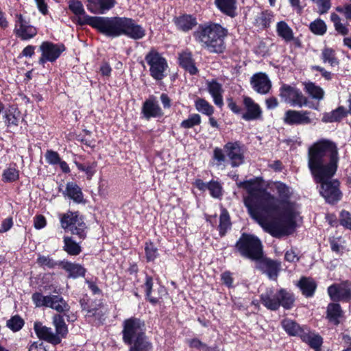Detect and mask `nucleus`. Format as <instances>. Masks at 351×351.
Masks as SVG:
<instances>
[{
	"mask_svg": "<svg viewBox=\"0 0 351 351\" xmlns=\"http://www.w3.org/2000/svg\"><path fill=\"white\" fill-rule=\"evenodd\" d=\"M339 153L336 144L328 139L314 143L308 151V167L319 193L330 205L337 204L343 197L340 182L332 179L338 169Z\"/></svg>",
	"mask_w": 351,
	"mask_h": 351,
	"instance_id": "nucleus-1",
	"label": "nucleus"
},
{
	"mask_svg": "<svg viewBox=\"0 0 351 351\" xmlns=\"http://www.w3.org/2000/svg\"><path fill=\"white\" fill-rule=\"evenodd\" d=\"M232 178L236 182L239 189H243L247 192V195L243 197V204L250 217L260 226H267L272 231L276 226V223L274 221L266 223L262 213L276 210L277 199L266 189L261 186L263 181L262 177L239 181V175L235 174Z\"/></svg>",
	"mask_w": 351,
	"mask_h": 351,
	"instance_id": "nucleus-2",
	"label": "nucleus"
},
{
	"mask_svg": "<svg viewBox=\"0 0 351 351\" xmlns=\"http://www.w3.org/2000/svg\"><path fill=\"white\" fill-rule=\"evenodd\" d=\"M87 23L98 33L111 38L127 36L141 40L146 35L145 29L132 18L125 16L88 17Z\"/></svg>",
	"mask_w": 351,
	"mask_h": 351,
	"instance_id": "nucleus-3",
	"label": "nucleus"
},
{
	"mask_svg": "<svg viewBox=\"0 0 351 351\" xmlns=\"http://www.w3.org/2000/svg\"><path fill=\"white\" fill-rule=\"evenodd\" d=\"M275 187L278 195L279 198L274 196L277 201L276 204L277 205V210L270 212L265 213L263 212L265 222L269 223L271 222H275L276 226L272 231L267 226H261L266 232L269 233L274 237L280 238L285 235H288L291 233L296 228V221L295 220V215L293 212L289 209H285L283 213V219L275 217L268 220L269 217H271L274 215L278 214L280 212V204H287L291 196V192L290 191L289 187L284 182H276L275 183Z\"/></svg>",
	"mask_w": 351,
	"mask_h": 351,
	"instance_id": "nucleus-4",
	"label": "nucleus"
},
{
	"mask_svg": "<svg viewBox=\"0 0 351 351\" xmlns=\"http://www.w3.org/2000/svg\"><path fill=\"white\" fill-rule=\"evenodd\" d=\"M228 29L219 23L208 21L199 24L193 36L201 47L210 53L221 54L226 50Z\"/></svg>",
	"mask_w": 351,
	"mask_h": 351,
	"instance_id": "nucleus-5",
	"label": "nucleus"
},
{
	"mask_svg": "<svg viewBox=\"0 0 351 351\" xmlns=\"http://www.w3.org/2000/svg\"><path fill=\"white\" fill-rule=\"evenodd\" d=\"M145 320L132 316L123 320L122 323V341L129 346L128 351H152V343L146 335Z\"/></svg>",
	"mask_w": 351,
	"mask_h": 351,
	"instance_id": "nucleus-6",
	"label": "nucleus"
},
{
	"mask_svg": "<svg viewBox=\"0 0 351 351\" xmlns=\"http://www.w3.org/2000/svg\"><path fill=\"white\" fill-rule=\"evenodd\" d=\"M295 293L285 288H280L276 292L272 289H267L260 295L261 303L271 311H276L280 306L285 310H291L295 306Z\"/></svg>",
	"mask_w": 351,
	"mask_h": 351,
	"instance_id": "nucleus-7",
	"label": "nucleus"
},
{
	"mask_svg": "<svg viewBox=\"0 0 351 351\" xmlns=\"http://www.w3.org/2000/svg\"><path fill=\"white\" fill-rule=\"evenodd\" d=\"M234 250L241 257L252 261L261 257L263 245L261 239L255 234L243 232L234 245Z\"/></svg>",
	"mask_w": 351,
	"mask_h": 351,
	"instance_id": "nucleus-8",
	"label": "nucleus"
},
{
	"mask_svg": "<svg viewBox=\"0 0 351 351\" xmlns=\"http://www.w3.org/2000/svg\"><path fill=\"white\" fill-rule=\"evenodd\" d=\"M61 228L65 232H70L71 234L84 241L87 237L88 226L85 222V217L80 211L67 210L59 215Z\"/></svg>",
	"mask_w": 351,
	"mask_h": 351,
	"instance_id": "nucleus-9",
	"label": "nucleus"
},
{
	"mask_svg": "<svg viewBox=\"0 0 351 351\" xmlns=\"http://www.w3.org/2000/svg\"><path fill=\"white\" fill-rule=\"evenodd\" d=\"M242 99L245 111L232 97L227 99L228 108L234 114L241 115V119L246 121L262 120L263 110L261 106L249 96L243 95Z\"/></svg>",
	"mask_w": 351,
	"mask_h": 351,
	"instance_id": "nucleus-10",
	"label": "nucleus"
},
{
	"mask_svg": "<svg viewBox=\"0 0 351 351\" xmlns=\"http://www.w3.org/2000/svg\"><path fill=\"white\" fill-rule=\"evenodd\" d=\"M149 67V75L156 81H161L167 77L169 69L167 60L156 48L152 47L145 56Z\"/></svg>",
	"mask_w": 351,
	"mask_h": 351,
	"instance_id": "nucleus-11",
	"label": "nucleus"
},
{
	"mask_svg": "<svg viewBox=\"0 0 351 351\" xmlns=\"http://www.w3.org/2000/svg\"><path fill=\"white\" fill-rule=\"evenodd\" d=\"M279 96L286 103L291 106H298L302 108L308 106L309 108L319 110V104L310 102L308 99L305 97L302 91L294 86L283 84L279 90Z\"/></svg>",
	"mask_w": 351,
	"mask_h": 351,
	"instance_id": "nucleus-12",
	"label": "nucleus"
},
{
	"mask_svg": "<svg viewBox=\"0 0 351 351\" xmlns=\"http://www.w3.org/2000/svg\"><path fill=\"white\" fill-rule=\"evenodd\" d=\"M66 49V48L63 43L43 41L39 46L41 56L39 58L38 63L44 65L47 62H54Z\"/></svg>",
	"mask_w": 351,
	"mask_h": 351,
	"instance_id": "nucleus-13",
	"label": "nucleus"
},
{
	"mask_svg": "<svg viewBox=\"0 0 351 351\" xmlns=\"http://www.w3.org/2000/svg\"><path fill=\"white\" fill-rule=\"evenodd\" d=\"M153 277L146 274L145 282L142 285L145 291V300L152 306L161 305L164 302L163 297L168 295V292L164 286H160L156 290L153 289Z\"/></svg>",
	"mask_w": 351,
	"mask_h": 351,
	"instance_id": "nucleus-14",
	"label": "nucleus"
},
{
	"mask_svg": "<svg viewBox=\"0 0 351 351\" xmlns=\"http://www.w3.org/2000/svg\"><path fill=\"white\" fill-rule=\"evenodd\" d=\"M327 293L332 302L349 303L351 302V281L346 280L333 283L327 288Z\"/></svg>",
	"mask_w": 351,
	"mask_h": 351,
	"instance_id": "nucleus-15",
	"label": "nucleus"
},
{
	"mask_svg": "<svg viewBox=\"0 0 351 351\" xmlns=\"http://www.w3.org/2000/svg\"><path fill=\"white\" fill-rule=\"evenodd\" d=\"M14 33L21 40H29L38 34L36 27L21 13L15 14Z\"/></svg>",
	"mask_w": 351,
	"mask_h": 351,
	"instance_id": "nucleus-16",
	"label": "nucleus"
},
{
	"mask_svg": "<svg viewBox=\"0 0 351 351\" xmlns=\"http://www.w3.org/2000/svg\"><path fill=\"white\" fill-rule=\"evenodd\" d=\"M244 145L239 141H229L223 145V150L230 160L232 167H238L245 162Z\"/></svg>",
	"mask_w": 351,
	"mask_h": 351,
	"instance_id": "nucleus-17",
	"label": "nucleus"
},
{
	"mask_svg": "<svg viewBox=\"0 0 351 351\" xmlns=\"http://www.w3.org/2000/svg\"><path fill=\"white\" fill-rule=\"evenodd\" d=\"M256 268L263 274H266L269 279L276 280L280 271V262L273 260L262 253L259 259L255 260Z\"/></svg>",
	"mask_w": 351,
	"mask_h": 351,
	"instance_id": "nucleus-18",
	"label": "nucleus"
},
{
	"mask_svg": "<svg viewBox=\"0 0 351 351\" xmlns=\"http://www.w3.org/2000/svg\"><path fill=\"white\" fill-rule=\"evenodd\" d=\"M141 114V118L147 121L152 118H160L163 116L164 112L155 96L151 95L145 100L142 104Z\"/></svg>",
	"mask_w": 351,
	"mask_h": 351,
	"instance_id": "nucleus-19",
	"label": "nucleus"
},
{
	"mask_svg": "<svg viewBox=\"0 0 351 351\" xmlns=\"http://www.w3.org/2000/svg\"><path fill=\"white\" fill-rule=\"evenodd\" d=\"M311 114L308 110H288L285 113L283 121L289 125H308L312 122L309 117Z\"/></svg>",
	"mask_w": 351,
	"mask_h": 351,
	"instance_id": "nucleus-20",
	"label": "nucleus"
},
{
	"mask_svg": "<svg viewBox=\"0 0 351 351\" xmlns=\"http://www.w3.org/2000/svg\"><path fill=\"white\" fill-rule=\"evenodd\" d=\"M177 62L180 68L191 75H197L199 72L193 53L189 49L178 53Z\"/></svg>",
	"mask_w": 351,
	"mask_h": 351,
	"instance_id": "nucleus-21",
	"label": "nucleus"
},
{
	"mask_svg": "<svg viewBox=\"0 0 351 351\" xmlns=\"http://www.w3.org/2000/svg\"><path fill=\"white\" fill-rule=\"evenodd\" d=\"M250 85L254 91L261 95L269 93L272 87L268 75L263 72L254 73L250 77Z\"/></svg>",
	"mask_w": 351,
	"mask_h": 351,
	"instance_id": "nucleus-22",
	"label": "nucleus"
},
{
	"mask_svg": "<svg viewBox=\"0 0 351 351\" xmlns=\"http://www.w3.org/2000/svg\"><path fill=\"white\" fill-rule=\"evenodd\" d=\"M193 185L202 191L208 189L213 198L221 199L223 195V186L217 180H211L208 183H205L202 179L198 178L195 180Z\"/></svg>",
	"mask_w": 351,
	"mask_h": 351,
	"instance_id": "nucleus-23",
	"label": "nucleus"
},
{
	"mask_svg": "<svg viewBox=\"0 0 351 351\" xmlns=\"http://www.w3.org/2000/svg\"><path fill=\"white\" fill-rule=\"evenodd\" d=\"M34 329L37 337L40 340H44L53 346L60 343L59 337H58V335H55L52 329L44 326L42 322H35L34 324Z\"/></svg>",
	"mask_w": 351,
	"mask_h": 351,
	"instance_id": "nucleus-24",
	"label": "nucleus"
},
{
	"mask_svg": "<svg viewBox=\"0 0 351 351\" xmlns=\"http://www.w3.org/2000/svg\"><path fill=\"white\" fill-rule=\"evenodd\" d=\"M117 4L116 0H86L87 10L94 14H104L112 9Z\"/></svg>",
	"mask_w": 351,
	"mask_h": 351,
	"instance_id": "nucleus-25",
	"label": "nucleus"
},
{
	"mask_svg": "<svg viewBox=\"0 0 351 351\" xmlns=\"http://www.w3.org/2000/svg\"><path fill=\"white\" fill-rule=\"evenodd\" d=\"M173 22L177 30L184 33L190 32L197 25L196 17L186 13L175 16Z\"/></svg>",
	"mask_w": 351,
	"mask_h": 351,
	"instance_id": "nucleus-26",
	"label": "nucleus"
},
{
	"mask_svg": "<svg viewBox=\"0 0 351 351\" xmlns=\"http://www.w3.org/2000/svg\"><path fill=\"white\" fill-rule=\"evenodd\" d=\"M69 9L75 15L79 16L76 24L80 26L87 25L92 27L90 23H87V21H88L87 19L88 17H99V16H90L86 14L83 4L80 0H70L69 1Z\"/></svg>",
	"mask_w": 351,
	"mask_h": 351,
	"instance_id": "nucleus-27",
	"label": "nucleus"
},
{
	"mask_svg": "<svg viewBox=\"0 0 351 351\" xmlns=\"http://www.w3.org/2000/svg\"><path fill=\"white\" fill-rule=\"evenodd\" d=\"M59 267L68 273V278L73 279L84 277L87 271L82 265L68 261H60Z\"/></svg>",
	"mask_w": 351,
	"mask_h": 351,
	"instance_id": "nucleus-28",
	"label": "nucleus"
},
{
	"mask_svg": "<svg viewBox=\"0 0 351 351\" xmlns=\"http://www.w3.org/2000/svg\"><path fill=\"white\" fill-rule=\"evenodd\" d=\"M302 342L308 345L311 348L314 349V351L322 350L321 347L323 344V337L317 332L311 330L308 328H306V330L301 339Z\"/></svg>",
	"mask_w": 351,
	"mask_h": 351,
	"instance_id": "nucleus-29",
	"label": "nucleus"
},
{
	"mask_svg": "<svg viewBox=\"0 0 351 351\" xmlns=\"http://www.w3.org/2000/svg\"><path fill=\"white\" fill-rule=\"evenodd\" d=\"M64 197H68L77 204L84 203V194L82 189L75 182H68L66 184V189L62 191Z\"/></svg>",
	"mask_w": 351,
	"mask_h": 351,
	"instance_id": "nucleus-30",
	"label": "nucleus"
},
{
	"mask_svg": "<svg viewBox=\"0 0 351 351\" xmlns=\"http://www.w3.org/2000/svg\"><path fill=\"white\" fill-rule=\"evenodd\" d=\"M296 285L306 298L313 297L317 287V284L313 278L306 276L301 277Z\"/></svg>",
	"mask_w": 351,
	"mask_h": 351,
	"instance_id": "nucleus-31",
	"label": "nucleus"
},
{
	"mask_svg": "<svg viewBox=\"0 0 351 351\" xmlns=\"http://www.w3.org/2000/svg\"><path fill=\"white\" fill-rule=\"evenodd\" d=\"M326 313V318L335 326H338L340 324V319L343 317V311L338 302H330Z\"/></svg>",
	"mask_w": 351,
	"mask_h": 351,
	"instance_id": "nucleus-32",
	"label": "nucleus"
},
{
	"mask_svg": "<svg viewBox=\"0 0 351 351\" xmlns=\"http://www.w3.org/2000/svg\"><path fill=\"white\" fill-rule=\"evenodd\" d=\"M217 8L224 15L232 19L238 15L237 0H215Z\"/></svg>",
	"mask_w": 351,
	"mask_h": 351,
	"instance_id": "nucleus-33",
	"label": "nucleus"
},
{
	"mask_svg": "<svg viewBox=\"0 0 351 351\" xmlns=\"http://www.w3.org/2000/svg\"><path fill=\"white\" fill-rule=\"evenodd\" d=\"M348 114V110L343 106H339L329 112L323 113L322 121L325 123H340Z\"/></svg>",
	"mask_w": 351,
	"mask_h": 351,
	"instance_id": "nucleus-34",
	"label": "nucleus"
},
{
	"mask_svg": "<svg viewBox=\"0 0 351 351\" xmlns=\"http://www.w3.org/2000/svg\"><path fill=\"white\" fill-rule=\"evenodd\" d=\"M281 326L287 334L291 337H299L304 334L306 328L302 327L295 321L289 318H285L281 321Z\"/></svg>",
	"mask_w": 351,
	"mask_h": 351,
	"instance_id": "nucleus-35",
	"label": "nucleus"
},
{
	"mask_svg": "<svg viewBox=\"0 0 351 351\" xmlns=\"http://www.w3.org/2000/svg\"><path fill=\"white\" fill-rule=\"evenodd\" d=\"M102 306V303L95 304L90 308L85 315L86 320L89 323H93L95 325L103 324L104 318V313L99 308Z\"/></svg>",
	"mask_w": 351,
	"mask_h": 351,
	"instance_id": "nucleus-36",
	"label": "nucleus"
},
{
	"mask_svg": "<svg viewBox=\"0 0 351 351\" xmlns=\"http://www.w3.org/2000/svg\"><path fill=\"white\" fill-rule=\"evenodd\" d=\"M62 250L69 256H77L82 252L80 243H77L71 236L63 237Z\"/></svg>",
	"mask_w": 351,
	"mask_h": 351,
	"instance_id": "nucleus-37",
	"label": "nucleus"
},
{
	"mask_svg": "<svg viewBox=\"0 0 351 351\" xmlns=\"http://www.w3.org/2000/svg\"><path fill=\"white\" fill-rule=\"evenodd\" d=\"M52 299L49 300V308L56 311L59 313L68 312L70 306L67 302L60 295H51Z\"/></svg>",
	"mask_w": 351,
	"mask_h": 351,
	"instance_id": "nucleus-38",
	"label": "nucleus"
},
{
	"mask_svg": "<svg viewBox=\"0 0 351 351\" xmlns=\"http://www.w3.org/2000/svg\"><path fill=\"white\" fill-rule=\"evenodd\" d=\"M273 18V12L271 10H265L256 16L254 23L262 29H267L270 27Z\"/></svg>",
	"mask_w": 351,
	"mask_h": 351,
	"instance_id": "nucleus-39",
	"label": "nucleus"
},
{
	"mask_svg": "<svg viewBox=\"0 0 351 351\" xmlns=\"http://www.w3.org/2000/svg\"><path fill=\"white\" fill-rule=\"evenodd\" d=\"M73 162L80 171L85 173L87 180L92 179L97 171V162L95 160L87 161L84 163L74 160Z\"/></svg>",
	"mask_w": 351,
	"mask_h": 351,
	"instance_id": "nucleus-40",
	"label": "nucleus"
},
{
	"mask_svg": "<svg viewBox=\"0 0 351 351\" xmlns=\"http://www.w3.org/2000/svg\"><path fill=\"white\" fill-rule=\"evenodd\" d=\"M21 112L15 105L10 106L9 109L5 112L4 118L7 127L18 126L19 123V115Z\"/></svg>",
	"mask_w": 351,
	"mask_h": 351,
	"instance_id": "nucleus-41",
	"label": "nucleus"
},
{
	"mask_svg": "<svg viewBox=\"0 0 351 351\" xmlns=\"http://www.w3.org/2000/svg\"><path fill=\"white\" fill-rule=\"evenodd\" d=\"M276 32L278 36L286 43H289L293 40V29L284 21H280L277 23Z\"/></svg>",
	"mask_w": 351,
	"mask_h": 351,
	"instance_id": "nucleus-42",
	"label": "nucleus"
},
{
	"mask_svg": "<svg viewBox=\"0 0 351 351\" xmlns=\"http://www.w3.org/2000/svg\"><path fill=\"white\" fill-rule=\"evenodd\" d=\"M232 223L228 211L223 208L219 216V224L218 226L219 234L221 237H224L228 230L230 229Z\"/></svg>",
	"mask_w": 351,
	"mask_h": 351,
	"instance_id": "nucleus-43",
	"label": "nucleus"
},
{
	"mask_svg": "<svg viewBox=\"0 0 351 351\" xmlns=\"http://www.w3.org/2000/svg\"><path fill=\"white\" fill-rule=\"evenodd\" d=\"M195 109L201 114L210 117L215 112V108L206 99L197 97L194 101Z\"/></svg>",
	"mask_w": 351,
	"mask_h": 351,
	"instance_id": "nucleus-44",
	"label": "nucleus"
},
{
	"mask_svg": "<svg viewBox=\"0 0 351 351\" xmlns=\"http://www.w3.org/2000/svg\"><path fill=\"white\" fill-rule=\"evenodd\" d=\"M304 90L314 99L320 101L324 97L325 93L323 88L316 85L314 82H308L304 83Z\"/></svg>",
	"mask_w": 351,
	"mask_h": 351,
	"instance_id": "nucleus-45",
	"label": "nucleus"
},
{
	"mask_svg": "<svg viewBox=\"0 0 351 351\" xmlns=\"http://www.w3.org/2000/svg\"><path fill=\"white\" fill-rule=\"evenodd\" d=\"M144 250L147 263H154L160 256L158 247L151 240H148L145 243Z\"/></svg>",
	"mask_w": 351,
	"mask_h": 351,
	"instance_id": "nucleus-46",
	"label": "nucleus"
},
{
	"mask_svg": "<svg viewBox=\"0 0 351 351\" xmlns=\"http://www.w3.org/2000/svg\"><path fill=\"white\" fill-rule=\"evenodd\" d=\"M321 58L324 63H328L331 66H335L339 63L335 51L330 47H326L322 49Z\"/></svg>",
	"mask_w": 351,
	"mask_h": 351,
	"instance_id": "nucleus-47",
	"label": "nucleus"
},
{
	"mask_svg": "<svg viewBox=\"0 0 351 351\" xmlns=\"http://www.w3.org/2000/svg\"><path fill=\"white\" fill-rule=\"evenodd\" d=\"M15 166L16 165L14 164V167L10 166L3 170L1 178L3 182L5 183H12L19 179L20 172Z\"/></svg>",
	"mask_w": 351,
	"mask_h": 351,
	"instance_id": "nucleus-48",
	"label": "nucleus"
},
{
	"mask_svg": "<svg viewBox=\"0 0 351 351\" xmlns=\"http://www.w3.org/2000/svg\"><path fill=\"white\" fill-rule=\"evenodd\" d=\"M308 28L313 34L317 36H323L327 31L326 23L319 18L312 21L309 24Z\"/></svg>",
	"mask_w": 351,
	"mask_h": 351,
	"instance_id": "nucleus-49",
	"label": "nucleus"
},
{
	"mask_svg": "<svg viewBox=\"0 0 351 351\" xmlns=\"http://www.w3.org/2000/svg\"><path fill=\"white\" fill-rule=\"evenodd\" d=\"M24 325L25 321L19 315L12 316L6 322V326L14 332L21 330Z\"/></svg>",
	"mask_w": 351,
	"mask_h": 351,
	"instance_id": "nucleus-50",
	"label": "nucleus"
},
{
	"mask_svg": "<svg viewBox=\"0 0 351 351\" xmlns=\"http://www.w3.org/2000/svg\"><path fill=\"white\" fill-rule=\"evenodd\" d=\"M51 295H43L42 293L36 291L32 295V300L36 307H48Z\"/></svg>",
	"mask_w": 351,
	"mask_h": 351,
	"instance_id": "nucleus-51",
	"label": "nucleus"
},
{
	"mask_svg": "<svg viewBox=\"0 0 351 351\" xmlns=\"http://www.w3.org/2000/svg\"><path fill=\"white\" fill-rule=\"evenodd\" d=\"M36 263L38 265L43 268L53 269L56 266H59L60 261H56L49 256L39 255L37 258Z\"/></svg>",
	"mask_w": 351,
	"mask_h": 351,
	"instance_id": "nucleus-52",
	"label": "nucleus"
},
{
	"mask_svg": "<svg viewBox=\"0 0 351 351\" xmlns=\"http://www.w3.org/2000/svg\"><path fill=\"white\" fill-rule=\"evenodd\" d=\"M201 123V117L199 114L194 113L189 116L188 119L183 120L180 123V128L190 129Z\"/></svg>",
	"mask_w": 351,
	"mask_h": 351,
	"instance_id": "nucleus-53",
	"label": "nucleus"
},
{
	"mask_svg": "<svg viewBox=\"0 0 351 351\" xmlns=\"http://www.w3.org/2000/svg\"><path fill=\"white\" fill-rule=\"evenodd\" d=\"M82 132L84 134V135H82V134H77L75 137V140L78 142H80L81 143L85 145L87 147L94 148L95 147V139L92 138H86L85 136H90L92 135V132L90 130H88L87 129L82 130Z\"/></svg>",
	"mask_w": 351,
	"mask_h": 351,
	"instance_id": "nucleus-54",
	"label": "nucleus"
},
{
	"mask_svg": "<svg viewBox=\"0 0 351 351\" xmlns=\"http://www.w3.org/2000/svg\"><path fill=\"white\" fill-rule=\"evenodd\" d=\"M207 90L211 96L223 93V90L222 85L217 82L216 79H213L210 81H206Z\"/></svg>",
	"mask_w": 351,
	"mask_h": 351,
	"instance_id": "nucleus-55",
	"label": "nucleus"
},
{
	"mask_svg": "<svg viewBox=\"0 0 351 351\" xmlns=\"http://www.w3.org/2000/svg\"><path fill=\"white\" fill-rule=\"evenodd\" d=\"M45 156L47 162L51 165H57L61 160L60 154L52 149H47Z\"/></svg>",
	"mask_w": 351,
	"mask_h": 351,
	"instance_id": "nucleus-56",
	"label": "nucleus"
},
{
	"mask_svg": "<svg viewBox=\"0 0 351 351\" xmlns=\"http://www.w3.org/2000/svg\"><path fill=\"white\" fill-rule=\"evenodd\" d=\"M339 223L346 229L351 226V213L346 210H342L339 214Z\"/></svg>",
	"mask_w": 351,
	"mask_h": 351,
	"instance_id": "nucleus-57",
	"label": "nucleus"
},
{
	"mask_svg": "<svg viewBox=\"0 0 351 351\" xmlns=\"http://www.w3.org/2000/svg\"><path fill=\"white\" fill-rule=\"evenodd\" d=\"M319 8L320 14H326L331 7V0H312Z\"/></svg>",
	"mask_w": 351,
	"mask_h": 351,
	"instance_id": "nucleus-58",
	"label": "nucleus"
},
{
	"mask_svg": "<svg viewBox=\"0 0 351 351\" xmlns=\"http://www.w3.org/2000/svg\"><path fill=\"white\" fill-rule=\"evenodd\" d=\"M221 280L222 284L228 288H233L234 278L232 273L230 271H225L221 274Z\"/></svg>",
	"mask_w": 351,
	"mask_h": 351,
	"instance_id": "nucleus-59",
	"label": "nucleus"
},
{
	"mask_svg": "<svg viewBox=\"0 0 351 351\" xmlns=\"http://www.w3.org/2000/svg\"><path fill=\"white\" fill-rule=\"evenodd\" d=\"M213 160L216 161V165L219 166L226 161V155L222 149L217 147L213 149Z\"/></svg>",
	"mask_w": 351,
	"mask_h": 351,
	"instance_id": "nucleus-60",
	"label": "nucleus"
},
{
	"mask_svg": "<svg viewBox=\"0 0 351 351\" xmlns=\"http://www.w3.org/2000/svg\"><path fill=\"white\" fill-rule=\"evenodd\" d=\"M187 343H188V346L189 348H195L198 350H201V349L204 350V348L207 346L205 343L202 342L198 338H193V339H189L187 341Z\"/></svg>",
	"mask_w": 351,
	"mask_h": 351,
	"instance_id": "nucleus-61",
	"label": "nucleus"
},
{
	"mask_svg": "<svg viewBox=\"0 0 351 351\" xmlns=\"http://www.w3.org/2000/svg\"><path fill=\"white\" fill-rule=\"evenodd\" d=\"M36 47L35 45H29L26 46L22 51L19 53L18 58H21L23 57L25 58H32L35 54V49Z\"/></svg>",
	"mask_w": 351,
	"mask_h": 351,
	"instance_id": "nucleus-62",
	"label": "nucleus"
},
{
	"mask_svg": "<svg viewBox=\"0 0 351 351\" xmlns=\"http://www.w3.org/2000/svg\"><path fill=\"white\" fill-rule=\"evenodd\" d=\"M336 11L339 13L343 14L345 18L351 21V5H343L336 7Z\"/></svg>",
	"mask_w": 351,
	"mask_h": 351,
	"instance_id": "nucleus-63",
	"label": "nucleus"
},
{
	"mask_svg": "<svg viewBox=\"0 0 351 351\" xmlns=\"http://www.w3.org/2000/svg\"><path fill=\"white\" fill-rule=\"evenodd\" d=\"M47 225L46 218L43 215H37L34 218V226L37 230L45 228Z\"/></svg>",
	"mask_w": 351,
	"mask_h": 351,
	"instance_id": "nucleus-64",
	"label": "nucleus"
}]
</instances>
